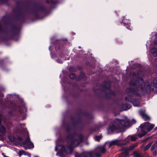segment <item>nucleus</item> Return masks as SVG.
Here are the masks:
<instances>
[{"instance_id": "f257e3e1", "label": "nucleus", "mask_w": 157, "mask_h": 157, "mask_svg": "<svg viewBox=\"0 0 157 157\" xmlns=\"http://www.w3.org/2000/svg\"><path fill=\"white\" fill-rule=\"evenodd\" d=\"M138 76L135 73L132 72L130 74V77L132 80L129 82L130 88H128L126 90V92L131 94L125 98L126 101L132 103L135 106H138L140 105L139 101L137 99L133 100V96H139V93L138 91L143 92L144 90H148L146 89V86H144L143 78L139 76V73L141 74L142 72L140 71H138Z\"/></svg>"}, {"instance_id": "f03ea898", "label": "nucleus", "mask_w": 157, "mask_h": 157, "mask_svg": "<svg viewBox=\"0 0 157 157\" xmlns=\"http://www.w3.org/2000/svg\"><path fill=\"white\" fill-rule=\"evenodd\" d=\"M129 125V121L128 119L120 120L116 118L112 121L111 124L107 129L108 132L110 133L115 130L119 132L124 131V127Z\"/></svg>"}, {"instance_id": "7ed1b4c3", "label": "nucleus", "mask_w": 157, "mask_h": 157, "mask_svg": "<svg viewBox=\"0 0 157 157\" xmlns=\"http://www.w3.org/2000/svg\"><path fill=\"white\" fill-rule=\"evenodd\" d=\"M67 138L70 141L71 144L67 146L66 147L69 151H71L73 147L78 146L82 141L83 137L82 135L78 136L75 134L73 135H68L67 136Z\"/></svg>"}, {"instance_id": "20e7f679", "label": "nucleus", "mask_w": 157, "mask_h": 157, "mask_svg": "<svg viewBox=\"0 0 157 157\" xmlns=\"http://www.w3.org/2000/svg\"><path fill=\"white\" fill-rule=\"evenodd\" d=\"M106 151V150L104 146L97 147L94 150L90 151L89 154L90 157H100L102 154H104Z\"/></svg>"}, {"instance_id": "39448f33", "label": "nucleus", "mask_w": 157, "mask_h": 157, "mask_svg": "<svg viewBox=\"0 0 157 157\" xmlns=\"http://www.w3.org/2000/svg\"><path fill=\"white\" fill-rule=\"evenodd\" d=\"M143 84L146 86V89L149 90H153L154 87L157 88V78H154L152 82L147 81L145 83L144 82Z\"/></svg>"}, {"instance_id": "423d86ee", "label": "nucleus", "mask_w": 157, "mask_h": 157, "mask_svg": "<svg viewBox=\"0 0 157 157\" xmlns=\"http://www.w3.org/2000/svg\"><path fill=\"white\" fill-rule=\"evenodd\" d=\"M126 142H125V140H113L109 143V147L113 145H116L118 146L123 147L124 146L127 145L129 143V141L126 140Z\"/></svg>"}, {"instance_id": "0eeeda50", "label": "nucleus", "mask_w": 157, "mask_h": 157, "mask_svg": "<svg viewBox=\"0 0 157 157\" xmlns=\"http://www.w3.org/2000/svg\"><path fill=\"white\" fill-rule=\"evenodd\" d=\"M154 126V124H151L148 122H145L140 126L141 131H146V132L150 131Z\"/></svg>"}, {"instance_id": "6e6552de", "label": "nucleus", "mask_w": 157, "mask_h": 157, "mask_svg": "<svg viewBox=\"0 0 157 157\" xmlns=\"http://www.w3.org/2000/svg\"><path fill=\"white\" fill-rule=\"evenodd\" d=\"M22 144L24 145L23 147L25 150L33 148L34 147L33 144L30 141L29 135H28L25 140L22 142Z\"/></svg>"}, {"instance_id": "1a4fd4ad", "label": "nucleus", "mask_w": 157, "mask_h": 157, "mask_svg": "<svg viewBox=\"0 0 157 157\" xmlns=\"http://www.w3.org/2000/svg\"><path fill=\"white\" fill-rule=\"evenodd\" d=\"M3 119V115L0 113V132L4 135L6 132V130L5 127L1 125L2 121H1V119Z\"/></svg>"}, {"instance_id": "9d476101", "label": "nucleus", "mask_w": 157, "mask_h": 157, "mask_svg": "<svg viewBox=\"0 0 157 157\" xmlns=\"http://www.w3.org/2000/svg\"><path fill=\"white\" fill-rule=\"evenodd\" d=\"M122 22L123 23L124 26H125L127 29H131L130 27V22L128 19L124 18L122 20Z\"/></svg>"}, {"instance_id": "9b49d317", "label": "nucleus", "mask_w": 157, "mask_h": 157, "mask_svg": "<svg viewBox=\"0 0 157 157\" xmlns=\"http://www.w3.org/2000/svg\"><path fill=\"white\" fill-rule=\"evenodd\" d=\"M3 119H1V121L2 122V124L6 125L7 127L9 128L13 126L12 124L9 121H6L5 118L3 116Z\"/></svg>"}, {"instance_id": "f8f14e48", "label": "nucleus", "mask_w": 157, "mask_h": 157, "mask_svg": "<svg viewBox=\"0 0 157 157\" xmlns=\"http://www.w3.org/2000/svg\"><path fill=\"white\" fill-rule=\"evenodd\" d=\"M123 151H124L120 154L118 157H126L128 155V151L127 150L126 148H124Z\"/></svg>"}, {"instance_id": "ddd939ff", "label": "nucleus", "mask_w": 157, "mask_h": 157, "mask_svg": "<svg viewBox=\"0 0 157 157\" xmlns=\"http://www.w3.org/2000/svg\"><path fill=\"white\" fill-rule=\"evenodd\" d=\"M16 117L18 120H23L26 117L25 114L21 113H20L18 115H17Z\"/></svg>"}, {"instance_id": "4468645a", "label": "nucleus", "mask_w": 157, "mask_h": 157, "mask_svg": "<svg viewBox=\"0 0 157 157\" xmlns=\"http://www.w3.org/2000/svg\"><path fill=\"white\" fill-rule=\"evenodd\" d=\"M89 153L90 151L85 152L80 155L76 156L75 157H90V155Z\"/></svg>"}, {"instance_id": "2eb2a0df", "label": "nucleus", "mask_w": 157, "mask_h": 157, "mask_svg": "<svg viewBox=\"0 0 157 157\" xmlns=\"http://www.w3.org/2000/svg\"><path fill=\"white\" fill-rule=\"evenodd\" d=\"M137 136L136 135H134L133 136H128V137L126 138L125 140V142H126V139L127 140H128L129 141V143L130 142V139L132 141H134L136 140L137 139Z\"/></svg>"}, {"instance_id": "dca6fc26", "label": "nucleus", "mask_w": 157, "mask_h": 157, "mask_svg": "<svg viewBox=\"0 0 157 157\" xmlns=\"http://www.w3.org/2000/svg\"><path fill=\"white\" fill-rule=\"evenodd\" d=\"M151 51L153 56L155 57L157 56V49L155 48V47H153Z\"/></svg>"}, {"instance_id": "f3484780", "label": "nucleus", "mask_w": 157, "mask_h": 157, "mask_svg": "<svg viewBox=\"0 0 157 157\" xmlns=\"http://www.w3.org/2000/svg\"><path fill=\"white\" fill-rule=\"evenodd\" d=\"M137 146V144H132V145L129 146L128 147L126 148V149L127 150H128V151L131 150L133 149L135 147H136Z\"/></svg>"}, {"instance_id": "a211bd4d", "label": "nucleus", "mask_w": 157, "mask_h": 157, "mask_svg": "<svg viewBox=\"0 0 157 157\" xmlns=\"http://www.w3.org/2000/svg\"><path fill=\"white\" fill-rule=\"evenodd\" d=\"M137 146V144H132V145L129 146L128 147L126 148V149L127 150H128V151L131 150L133 149L135 147H136Z\"/></svg>"}, {"instance_id": "6ab92c4d", "label": "nucleus", "mask_w": 157, "mask_h": 157, "mask_svg": "<svg viewBox=\"0 0 157 157\" xmlns=\"http://www.w3.org/2000/svg\"><path fill=\"white\" fill-rule=\"evenodd\" d=\"M137 146V144H132V145L129 146L128 147L126 148V149L127 150H128V151L131 150L133 149L135 147H136Z\"/></svg>"}, {"instance_id": "aec40b11", "label": "nucleus", "mask_w": 157, "mask_h": 157, "mask_svg": "<svg viewBox=\"0 0 157 157\" xmlns=\"http://www.w3.org/2000/svg\"><path fill=\"white\" fill-rule=\"evenodd\" d=\"M122 107L124 109V110L129 109L131 108V105L128 104H124L122 105Z\"/></svg>"}, {"instance_id": "412c9836", "label": "nucleus", "mask_w": 157, "mask_h": 157, "mask_svg": "<svg viewBox=\"0 0 157 157\" xmlns=\"http://www.w3.org/2000/svg\"><path fill=\"white\" fill-rule=\"evenodd\" d=\"M18 126L20 127V130H25V124H21L20 123H18L17 125Z\"/></svg>"}, {"instance_id": "4be33fe9", "label": "nucleus", "mask_w": 157, "mask_h": 157, "mask_svg": "<svg viewBox=\"0 0 157 157\" xmlns=\"http://www.w3.org/2000/svg\"><path fill=\"white\" fill-rule=\"evenodd\" d=\"M154 149L157 150V140L152 145L151 150L152 151Z\"/></svg>"}, {"instance_id": "5701e85b", "label": "nucleus", "mask_w": 157, "mask_h": 157, "mask_svg": "<svg viewBox=\"0 0 157 157\" xmlns=\"http://www.w3.org/2000/svg\"><path fill=\"white\" fill-rule=\"evenodd\" d=\"M153 143L152 142H150L144 148V151H146L151 146Z\"/></svg>"}, {"instance_id": "b1692460", "label": "nucleus", "mask_w": 157, "mask_h": 157, "mask_svg": "<svg viewBox=\"0 0 157 157\" xmlns=\"http://www.w3.org/2000/svg\"><path fill=\"white\" fill-rule=\"evenodd\" d=\"M58 147L59 148L61 151L63 152H65L66 151V147L65 146L63 145H60L58 146Z\"/></svg>"}, {"instance_id": "393cba45", "label": "nucleus", "mask_w": 157, "mask_h": 157, "mask_svg": "<svg viewBox=\"0 0 157 157\" xmlns=\"http://www.w3.org/2000/svg\"><path fill=\"white\" fill-rule=\"evenodd\" d=\"M143 118L144 120L145 121H149L150 120V117L147 116L146 114L144 115L143 117Z\"/></svg>"}, {"instance_id": "a878e982", "label": "nucleus", "mask_w": 157, "mask_h": 157, "mask_svg": "<svg viewBox=\"0 0 157 157\" xmlns=\"http://www.w3.org/2000/svg\"><path fill=\"white\" fill-rule=\"evenodd\" d=\"M142 133H139L138 135V136L140 138H141L142 137H143V136L145 135L147 133L146 131H142Z\"/></svg>"}, {"instance_id": "bb28decb", "label": "nucleus", "mask_w": 157, "mask_h": 157, "mask_svg": "<svg viewBox=\"0 0 157 157\" xmlns=\"http://www.w3.org/2000/svg\"><path fill=\"white\" fill-rule=\"evenodd\" d=\"M24 151L23 150H20L19 151L18 155L20 157L22 155H24Z\"/></svg>"}, {"instance_id": "cd10ccee", "label": "nucleus", "mask_w": 157, "mask_h": 157, "mask_svg": "<svg viewBox=\"0 0 157 157\" xmlns=\"http://www.w3.org/2000/svg\"><path fill=\"white\" fill-rule=\"evenodd\" d=\"M70 77L71 78L74 79L76 78V76L74 73H71L70 75Z\"/></svg>"}, {"instance_id": "c85d7f7f", "label": "nucleus", "mask_w": 157, "mask_h": 157, "mask_svg": "<svg viewBox=\"0 0 157 157\" xmlns=\"http://www.w3.org/2000/svg\"><path fill=\"white\" fill-rule=\"evenodd\" d=\"M102 138L101 136H96L95 137V140L97 141H99V140Z\"/></svg>"}, {"instance_id": "c756f323", "label": "nucleus", "mask_w": 157, "mask_h": 157, "mask_svg": "<svg viewBox=\"0 0 157 157\" xmlns=\"http://www.w3.org/2000/svg\"><path fill=\"white\" fill-rule=\"evenodd\" d=\"M24 155H27L29 157H30L31 156V154L30 153L28 152H25V151H24Z\"/></svg>"}, {"instance_id": "7c9ffc66", "label": "nucleus", "mask_w": 157, "mask_h": 157, "mask_svg": "<svg viewBox=\"0 0 157 157\" xmlns=\"http://www.w3.org/2000/svg\"><path fill=\"white\" fill-rule=\"evenodd\" d=\"M140 113L141 115L142 116V117H143V116L145 115L146 114L144 113V112H143L142 111H140Z\"/></svg>"}, {"instance_id": "2f4dec72", "label": "nucleus", "mask_w": 157, "mask_h": 157, "mask_svg": "<svg viewBox=\"0 0 157 157\" xmlns=\"http://www.w3.org/2000/svg\"><path fill=\"white\" fill-rule=\"evenodd\" d=\"M85 76L83 72H81L80 74V77L82 78H83Z\"/></svg>"}, {"instance_id": "473e14b6", "label": "nucleus", "mask_w": 157, "mask_h": 157, "mask_svg": "<svg viewBox=\"0 0 157 157\" xmlns=\"http://www.w3.org/2000/svg\"><path fill=\"white\" fill-rule=\"evenodd\" d=\"M154 151H153V155L155 156L157 154V150L154 149Z\"/></svg>"}, {"instance_id": "72a5a7b5", "label": "nucleus", "mask_w": 157, "mask_h": 157, "mask_svg": "<svg viewBox=\"0 0 157 157\" xmlns=\"http://www.w3.org/2000/svg\"><path fill=\"white\" fill-rule=\"evenodd\" d=\"M17 139L18 141H21L22 140V138L20 136L17 137Z\"/></svg>"}, {"instance_id": "f704fd0d", "label": "nucleus", "mask_w": 157, "mask_h": 157, "mask_svg": "<svg viewBox=\"0 0 157 157\" xmlns=\"http://www.w3.org/2000/svg\"><path fill=\"white\" fill-rule=\"evenodd\" d=\"M57 61L58 62L60 63H62L63 61L61 60V59H57Z\"/></svg>"}, {"instance_id": "c9c22d12", "label": "nucleus", "mask_w": 157, "mask_h": 157, "mask_svg": "<svg viewBox=\"0 0 157 157\" xmlns=\"http://www.w3.org/2000/svg\"><path fill=\"white\" fill-rule=\"evenodd\" d=\"M46 2L48 3H54L52 1V0H51V1H47Z\"/></svg>"}, {"instance_id": "e433bc0d", "label": "nucleus", "mask_w": 157, "mask_h": 157, "mask_svg": "<svg viewBox=\"0 0 157 157\" xmlns=\"http://www.w3.org/2000/svg\"><path fill=\"white\" fill-rule=\"evenodd\" d=\"M136 122V121L135 119H133L132 120V123L133 124H135Z\"/></svg>"}, {"instance_id": "4c0bfd02", "label": "nucleus", "mask_w": 157, "mask_h": 157, "mask_svg": "<svg viewBox=\"0 0 157 157\" xmlns=\"http://www.w3.org/2000/svg\"><path fill=\"white\" fill-rule=\"evenodd\" d=\"M107 84L108 85V90H110L109 88H110V84L109 83H107Z\"/></svg>"}, {"instance_id": "58836bf2", "label": "nucleus", "mask_w": 157, "mask_h": 157, "mask_svg": "<svg viewBox=\"0 0 157 157\" xmlns=\"http://www.w3.org/2000/svg\"><path fill=\"white\" fill-rule=\"evenodd\" d=\"M2 155L4 157H9V156L5 155L3 153H2Z\"/></svg>"}, {"instance_id": "ea45409f", "label": "nucleus", "mask_w": 157, "mask_h": 157, "mask_svg": "<svg viewBox=\"0 0 157 157\" xmlns=\"http://www.w3.org/2000/svg\"><path fill=\"white\" fill-rule=\"evenodd\" d=\"M154 44L155 45H157V40H155V41Z\"/></svg>"}, {"instance_id": "a19ab883", "label": "nucleus", "mask_w": 157, "mask_h": 157, "mask_svg": "<svg viewBox=\"0 0 157 157\" xmlns=\"http://www.w3.org/2000/svg\"><path fill=\"white\" fill-rule=\"evenodd\" d=\"M55 150L56 151H58L57 148V145H56V146L55 148Z\"/></svg>"}, {"instance_id": "79ce46f5", "label": "nucleus", "mask_w": 157, "mask_h": 157, "mask_svg": "<svg viewBox=\"0 0 157 157\" xmlns=\"http://www.w3.org/2000/svg\"><path fill=\"white\" fill-rule=\"evenodd\" d=\"M148 139V138H147L146 139L144 140V141H147V140Z\"/></svg>"}, {"instance_id": "37998d69", "label": "nucleus", "mask_w": 157, "mask_h": 157, "mask_svg": "<svg viewBox=\"0 0 157 157\" xmlns=\"http://www.w3.org/2000/svg\"><path fill=\"white\" fill-rule=\"evenodd\" d=\"M1 29V27L0 26V29Z\"/></svg>"}]
</instances>
